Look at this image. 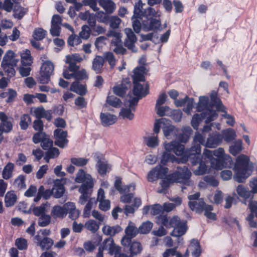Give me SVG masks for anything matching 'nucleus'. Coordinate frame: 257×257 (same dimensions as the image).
Instances as JSON below:
<instances>
[{
  "label": "nucleus",
  "instance_id": "nucleus-31",
  "mask_svg": "<svg viewBox=\"0 0 257 257\" xmlns=\"http://www.w3.org/2000/svg\"><path fill=\"white\" fill-rule=\"evenodd\" d=\"M21 64L23 66H30L33 63V59L30 51L26 49L21 53Z\"/></svg>",
  "mask_w": 257,
  "mask_h": 257
},
{
  "label": "nucleus",
  "instance_id": "nucleus-59",
  "mask_svg": "<svg viewBox=\"0 0 257 257\" xmlns=\"http://www.w3.org/2000/svg\"><path fill=\"white\" fill-rule=\"evenodd\" d=\"M110 27L113 29H117L121 22V20L116 16H110L108 19Z\"/></svg>",
  "mask_w": 257,
  "mask_h": 257
},
{
  "label": "nucleus",
  "instance_id": "nucleus-6",
  "mask_svg": "<svg viewBox=\"0 0 257 257\" xmlns=\"http://www.w3.org/2000/svg\"><path fill=\"white\" fill-rule=\"evenodd\" d=\"M191 176V172L190 170L187 167L184 166L178 167L175 172L170 174V178L176 183L190 186L193 184V182L190 179Z\"/></svg>",
  "mask_w": 257,
  "mask_h": 257
},
{
  "label": "nucleus",
  "instance_id": "nucleus-47",
  "mask_svg": "<svg viewBox=\"0 0 257 257\" xmlns=\"http://www.w3.org/2000/svg\"><path fill=\"white\" fill-rule=\"evenodd\" d=\"M96 201L94 198H91L86 204L83 211V216L84 217H89L91 215V210L95 205Z\"/></svg>",
  "mask_w": 257,
  "mask_h": 257
},
{
  "label": "nucleus",
  "instance_id": "nucleus-52",
  "mask_svg": "<svg viewBox=\"0 0 257 257\" xmlns=\"http://www.w3.org/2000/svg\"><path fill=\"white\" fill-rule=\"evenodd\" d=\"M85 227L91 231L92 232H95L98 230L99 227V224L95 220L90 219L85 223Z\"/></svg>",
  "mask_w": 257,
  "mask_h": 257
},
{
  "label": "nucleus",
  "instance_id": "nucleus-8",
  "mask_svg": "<svg viewBox=\"0 0 257 257\" xmlns=\"http://www.w3.org/2000/svg\"><path fill=\"white\" fill-rule=\"evenodd\" d=\"M210 97L213 106L215 107L216 110L218 111L224 112V114H222V116L227 119L226 121V123L230 126H233L235 122L234 118L232 115L225 111V108L222 104L221 100L217 97L216 93L215 92H212L210 94Z\"/></svg>",
  "mask_w": 257,
  "mask_h": 257
},
{
  "label": "nucleus",
  "instance_id": "nucleus-11",
  "mask_svg": "<svg viewBox=\"0 0 257 257\" xmlns=\"http://www.w3.org/2000/svg\"><path fill=\"white\" fill-rule=\"evenodd\" d=\"M125 235L121 240V244L123 246L128 247L132 241V239L135 237L139 232V228L138 229L134 223L130 221L125 228Z\"/></svg>",
  "mask_w": 257,
  "mask_h": 257
},
{
  "label": "nucleus",
  "instance_id": "nucleus-55",
  "mask_svg": "<svg viewBox=\"0 0 257 257\" xmlns=\"http://www.w3.org/2000/svg\"><path fill=\"white\" fill-rule=\"evenodd\" d=\"M71 163L78 167H83L86 165L88 162V159L84 158H72L70 159Z\"/></svg>",
  "mask_w": 257,
  "mask_h": 257
},
{
  "label": "nucleus",
  "instance_id": "nucleus-23",
  "mask_svg": "<svg viewBox=\"0 0 257 257\" xmlns=\"http://www.w3.org/2000/svg\"><path fill=\"white\" fill-rule=\"evenodd\" d=\"M101 124L106 126L114 124L117 120V117L108 112H101L100 115Z\"/></svg>",
  "mask_w": 257,
  "mask_h": 257
},
{
  "label": "nucleus",
  "instance_id": "nucleus-28",
  "mask_svg": "<svg viewBox=\"0 0 257 257\" xmlns=\"http://www.w3.org/2000/svg\"><path fill=\"white\" fill-rule=\"evenodd\" d=\"M146 68L144 66L137 67L134 70V75L132 76L133 82H140L145 81L144 74Z\"/></svg>",
  "mask_w": 257,
  "mask_h": 257
},
{
  "label": "nucleus",
  "instance_id": "nucleus-36",
  "mask_svg": "<svg viewBox=\"0 0 257 257\" xmlns=\"http://www.w3.org/2000/svg\"><path fill=\"white\" fill-rule=\"evenodd\" d=\"M28 9L16 4L13 9V16L15 18L21 20L27 13Z\"/></svg>",
  "mask_w": 257,
  "mask_h": 257
},
{
  "label": "nucleus",
  "instance_id": "nucleus-46",
  "mask_svg": "<svg viewBox=\"0 0 257 257\" xmlns=\"http://www.w3.org/2000/svg\"><path fill=\"white\" fill-rule=\"evenodd\" d=\"M130 251L132 255H136L141 253L142 250V246L140 242L138 241H133L131 242Z\"/></svg>",
  "mask_w": 257,
  "mask_h": 257
},
{
  "label": "nucleus",
  "instance_id": "nucleus-54",
  "mask_svg": "<svg viewBox=\"0 0 257 257\" xmlns=\"http://www.w3.org/2000/svg\"><path fill=\"white\" fill-rule=\"evenodd\" d=\"M15 187L18 189H22L26 188L25 178L23 175H19L14 182Z\"/></svg>",
  "mask_w": 257,
  "mask_h": 257
},
{
  "label": "nucleus",
  "instance_id": "nucleus-39",
  "mask_svg": "<svg viewBox=\"0 0 257 257\" xmlns=\"http://www.w3.org/2000/svg\"><path fill=\"white\" fill-rule=\"evenodd\" d=\"M175 203H165L163 206V212H170L173 210L177 206L180 205L182 203V200L180 197H177L174 199H172Z\"/></svg>",
  "mask_w": 257,
  "mask_h": 257
},
{
  "label": "nucleus",
  "instance_id": "nucleus-19",
  "mask_svg": "<svg viewBox=\"0 0 257 257\" xmlns=\"http://www.w3.org/2000/svg\"><path fill=\"white\" fill-rule=\"evenodd\" d=\"M97 201L99 202V207L101 210L107 211L110 209V201L105 199L104 191L102 188L98 191Z\"/></svg>",
  "mask_w": 257,
  "mask_h": 257
},
{
  "label": "nucleus",
  "instance_id": "nucleus-38",
  "mask_svg": "<svg viewBox=\"0 0 257 257\" xmlns=\"http://www.w3.org/2000/svg\"><path fill=\"white\" fill-rule=\"evenodd\" d=\"M70 90L81 95H84L87 92L85 86L80 84L78 82L72 83L70 87Z\"/></svg>",
  "mask_w": 257,
  "mask_h": 257
},
{
  "label": "nucleus",
  "instance_id": "nucleus-42",
  "mask_svg": "<svg viewBox=\"0 0 257 257\" xmlns=\"http://www.w3.org/2000/svg\"><path fill=\"white\" fill-rule=\"evenodd\" d=\"M192 254L195 257H198L201 253V249L198 240L192 239L189 246Z\"/></svg>",
  "mask_w": 257,
  "mask_h": 257
},
{
  "label": "nucleus",
  "instance_id": "nucleus-10",
  "mask_svg": "<svg viewBox=\"0 0 257 257\" xmlns=\"http://www.w3.org/2000/svg\"><path fill=\"white\" fill-rule=\"evenodd\" d=\"M54 69V64L50 61L43 62L41 67L40 76L38 81L42 84H47L50 80V76L53 74Z\"/></svg>",
  "mask_w": 257,
  "mask_h": 257
},
{
  "label": "nucleus",
  "instance_id": "nucleus-43",
  "mask_svg": "<svg viewBox=\"0 0 257 257\" xmlns=\"http://www.w3.org/2000/svg\"><path fill=\"white\" fill-rule=\"evenodd\" d=\"M14 165L12 163H9L4 167L3 171V177L5 179H9L12 177Z\"/></svg>",
  "mask_w": 257,
  "mask_h": 257
},
{
  "label": "nucleus",
  "instance_id": "nucleus-45",
  "mask_svg": "<svg viewBox=\"0 0 257 257\" xmlns=\"http://www.w3.org/2000/svg\"><path fill=\"white\" fill-rule=\"evenodd\" d=\"M96 166L99 173L101 175L105 174L110 169V166L106 161H98Z\"/></svg>",
  "mask_w": 257,
  "mask_h": 257
},
{
  "label": "nucleus",
  "instance_id": "nucleus-2",
  "mask_svg": "<svg viewBox=\"0 0 257 257\" xmlns=\"http://www.w3.org/2000/svg\"><path fill=\"white\" fill-rule=\"evenodd\" d=\"M212 107L211 100H210V102H209L208 97L205 96L199 97V101L196 106L197 111H204L200 114H195L193 116L191 125L193 128L197 130L200 122L204 119H205V122L207 123L217 118L218 114L215 111L211 109Z\"/></svg>",
  "mask_w": 257,
  "mask_h": 257
},
{
  "label": "nucleus",
  "instance_id": "nucleus-15",
  "mask_svg": "<svg viewBox=\"0 0 257 257\" xmlns=\"http://www.w3.org/2000/svg\"><path fill=\"white\" fill-rule=\"evenodd\" d=\"M55 139V144L60 148H64L68 143L67 139V132L60 128H57L54 132Z\"/></svg>",
  "mask_w": 257,
  "mask_h": 257
},
{
  "label": "nucleus",
  "instance_id": "nucleus-64",
  "mask_svg": "<svg viewBox=\"0 0 257 257\" xmlns=\"http://www.w3.org/2000/svg\"><path fill=\"white\" fill-rule=\"evenodd\" d=\"M119 114L124 119L127 118L129 120H132L134 117V114L132 112V111L130 108L121 109Z\"/></svg>",
  "mask_w": 257,
  "mask_h": 257
},
{
  "label": "nucleus",
  "instance_id": "nucleus-3",
  "mask_svg": "<svg viewBox=\"0 0 257 257\" xmlns=\"http://www.w3.org/2000/svg\"><path fill=\"white\" fill-rule=\"evenodd\" d=\"M203 155L210 161L211 167L216 170L231 168L233 164L231 158L225 153L222 148H219L214 151L205 149Z\"/></svg>",
  "mask_w": 257,
  "mask_h": 257
},
{
  "label": "nucleus",
  "instance_id": "nucleus-53",
  "mask_svg": "<svg viewBox=\"0 0 257 257\" xmlns=\"http://www.w3.org/2000/svg\"><path fill=\"white\" fill-rule=\"evenodd\" d=\"M2 67L7 74L8 76L10 78L14 77L16 74V70L15 69V67L17 65H6V64H1Z\"/></svg>",
  "mask_w": 257,
  "mask_h": 257
},
{
  "label": "nucleus",
  "instance_id": "nucleus-57",
  "mask_svg": "<svg viewBox=\"0 0 257 257\" xmlns=\"http://www.w3.org/2000/svg\"><path fill=\"white\" fill-rule=\"evenodd\" d=\"M31 122V118L29 115L24 114L21 118L20 125L22 130H26Z\"/></svg>",
  "mask_w": 257,
  "mask_h": 257
},
{
  "label": "nucleus",
  "instance_id": "nucleus-63",
  "mask_svg": "<svg viewBox=\"0 0 257 257\" xmlns=\"http://www.w3.org/2000/svg\"><path fill=\"white\" fill-rule=\"evenodd\" d=\"M194 103V99L188 97V98L187 99L186 102H185V107L183 108V111L188 114H190L191 110L193 107Z\"/></svg>",
  "mask_w": 257,
  "mask_h": 257
},
{
  "label": "nucleus",
  "instance_id": "nucleus-12",
  "mask_svg": "<svg viewBox=\"0 0 257 257\" xmlns=\"http://www.w3.org/2000/svg\"><path fill=\"white\" fill-rule=\"evenodd\" d=\"M124 32L126 36L124 40V44L128 49L131 50L133 52H137V48L135 44L137 41V38L131 28H125L124 29Z\"/></svg>",
  "mask_w": 257,
  "mask_h": 257
},
{
  "label": "nucleus",
  "instance_id": "nucleus-44",
  "mask_svg": "<svg viewBox=\"0 0 257 257\" xmlns=\"http://www.w3.org/2000/svg\"><path fill=\"white\" fill-rule=\"evenodd\" d=\"M104 61H107L110 68H113L116 64V60L113 55L111 52H107L103 53V57Z\"/></svg>",
  "mask_w": 257,
  "mask_h": 257
},
{
  "label": "nucleus",
  "instance_id": "nucleus-30",
  "mask_svg": "<svg viewBox=\"0 0 257 257\" xmlns=\"http://www.w3.org/2000/svg\"><path fill=\"white\" fill-rule=\"evenodd\" d=\"M98 3L108 14H112L115 10V4L111 0H99Z\"/></svg>",
  "mask_w": 257,
  "mask_h": 257
},
{
  "label": "nucleus",
  "instance_id": "nucleus-32",
  "mask_svg": "<svg viewBox=\"0 0 257 257\" xmlns=\"http://www.w3.org/2000/svg\"><path fill=\"white\" fill-rule=\"evenodd\" d=\"M121 183V181L119 179L116 180L114 183L115 188L121 194L128 193L129 192L133 191L135 189V185L134 184H131L128 186H124L122 187Z\"/></svg>",
  "mask_w": 257,
  "mask_h": 257
},
{
  "label": "nucleus",
  "instance_id": "nucleus-34",
  "mask_svg": "<svg viewBox=\"0 0 257 257\" xmlns=\"http://www.w3.org/2000/svg\"><path fill=\"white\" fill-rule=\"evenodd\" d=\"M242 144L243 143L241 140H236L229 147V153L233 156H236L242 150Z\"/></svg>",
  "mask_w": 257,
  "mask_h": 257
},
{
  "label": "nucleus",
  "instance_id": "nucleus-9",
  "mask_svg": "<svg viewBox=\"0 0 257 257\" xmlns=\"http://www.w3.org/2000/svg\"><path fill=\"white\" fill-rule=\"evenodd\" d=\"M169 225L170 227H174V229L171 233L172 236H181L186 233L187 230L186 222L184 220H181L177 216L173 217L170 220Z\"/></svg>",
  "mask_w": 257,
  "mask_h": 257
},
{
  "label": "nucleus",
  "instance_id": "nucleus-18",
  "mask_svg": "<svg viewBox=\"0 0 257 257\" xmlns=\"http://www.w3.org/2000/svg\"><path fill=\"white\" fill-rule=\"evenodd\" d=\"M222 141V136L218 133H213L210 134L205 143V147L214 148L219 145Z\"/></svg>",
  "mask_w": 257,
  "mask_h": 257
},
{
  "label": "nucleus",
  "instance_id": "nucleus-16",
  "mask_svg": "<svg viewBox=\"0 0 257 257\" xmlns=\"http://www.w3.org/2000/svg\"><path fill=\"white\" fill-rule=\"evenodd\" d=\"M199 155H192L190 158H192V163L193 165L199 164V166L193 172L196 175H202L206 173L207 171V167L205 163L201 160ZM187 158H189L187 156Z\"/></svg>",
  "mask_w": 257,
  "mask_h": 257
},
{
  "label": "nucleus",
  "instance_id": "nucleus-26",
  "mask_svg": "<svg viewBox=\"0 0 257 257\" xmlns=\"http://www.w3.org/2000/svg\"><path fill=\"white\" fill-rule=\"evenodd\" d=\"M37 245L40 246L43 250L49 249L53 244V240L48 237H44L43 238L39 235L35 236Z\"/></svg>",
  "mask_w": 257,
  "mask_h": 257
},
{
  "label": "nucleus",
  "instance_id": "nucleus-50",
  "mask_svg": "<svg viewBox=\"0 0 257 257\" xmlns=\"http://www.w3.org/2000/svg\"><path fill=\"white\" fill-rule=\"evenodd\" d=\"M175 181H172L170 178V175H168L166 178H164L160 184L162 187V189L158 190L157 192L159 193H166L167 188L170 186L172 183H175Z\"/></svg>",
  "mask_w": 257,
  "mask_h": 257
},
{
  "label": "nucleus",
  "instance_id": "nucleus-25",
  "mask_svg": "<svg viewBox=\"0 0 257 257\" xmlns=\"http://www.w3.org/2000/svg\"><path fill=\"white\" fill-rule=\"evenodd\" d=\"M152 17H151L152 18ZM149 17L147 19V21H143V29L145 31H148L153 30L159 29L161 26V22L159 20L156 19H151Z\"/></svg>",
  "mask_w": 257,
  "mask_h": 257
},
{
  "label": "nucleus",
  "instance_id": "nucleus-17",
  "mask_svg": "<svg viewBox=\"0 0 257 257\" xmlns=\"http://www.w3.org/2000/svg\"><path fill=\"white\" fill-rule=\"evenodd\" d=\"M66 179L62 178L55 181L54 187L52 189V194L56 198L61 197L65 193L64 184L66 182Z\"/></svg>",
  "mask_w": 257,
  "mask_h": 257
},
{
  "label": "nucleus",
  "instance_id": "nucleus-5",
  "mask_svg": "<svg viewBox=\"0 0 257 257\" xmlns=\"http://www.w3.org/2000/svg\"><path fill=\"white\" fill-rule=\"evenodd\" d=\"M75 181L77 183H82V185L79 189V191L81 194L79 198V202L81 204H84L92 191L93 187V181L91 176L88 174L80 169L76 174Z\"/></svg>",
  "mask_w": 257,
  "mask_h": 257
},
{
  "label": "nucleus",
  "instance_id": "nucleus-22",
  "mask_svg": "<svg viewBox=\"0 0 257 257\" xmlns=\"http://www.w3.org/2000/svg\"><path fill=\"white\" fill-rule=\"evenodd\" d=\"M19 62V60L16 58V54L13 51L9 50L5 54L2 64L17 65Z\"/></svg>",
  "mask_w": 257,
  "mask_h": 257
},
{
  "label": "nucleus",
  "instance_id": "nucleus-56",
  "mask_svg": "<svg viewBox=\"0 0 257 257\" xmlns=\"http://www.w3.org/2000/svg\"><path fill=\"white\" fill-rule=\"evenodd\" d=\"M108 253L113 257H131L126 254L121 252V247L117 245Z\"/></svg>",
  "mask_w": 257,
  "mask_h": 257
},
{
  "label": "nucleus",
  "instance_id": "nucleus-13",
  "mask_svg": "<svg viewBox=\"0 0 257 257\" xmlns=\"http://www.w3.org/2000/svg\"><path fill=\"white\" fill-rule=\"evenodd\" d=\"M168 172L167 168L158 165L149 172L147 177L148 180L149 182H154L159 178H162Z\"/></svg>",
  "mask_w": 257,
  "mask_h": 257
},
{
  "label": "nucleus",
  "instance_id": "nucleus-1",
  "mask_svg": "<svg viewBox=\"0 0 257 257\" xmlns=\"http://www.w3.org/2000/svg\"><path fill=\"white\" fill-rule=\"evenodd\" d=\"M194 145L190 149L185 152V148L175 141L169 143L164 142V147L165 150L162 155V162L171 161V162H179V160L176 158L171 152H173L177 156H182L184 153L185 156L191 157L192 155H199L201 152L200 145L205 146L206 141L204 137L200 134H196L193 139Z\"/></svg>",
  "mask_w": 257,
  "mask_h": 257
},
{
  "label": "nucleus",
  "instance_id": "nucleus-51",
  "mask_svg": "<svg viewBox=\"0 0 257 257\" xmlns=\"http://www.w3.org/2000/svg\"><path fill=\"white\" fill-rule=\"evenodd\" d=\"M51 220V216L45 213L39 217L38 220V224L41 227H45L50 223Z\"/></svg>",
  "mask_w": 257,
  "mask_h": 257
},
{
  "label": "nucleus",
  "instance_id": "nucleus-14",
  "mask_svg": "<svg viewBox=\"0 0 257 257\" xmlns=\"http://www.w3.org/2000/svg\"><path fill=\"white\" fill-rule=\"evenodd\" d=\"M131 82L128 78L123 79L120 84H117L113 87V93L117 96L123 97L126 90L131 87Z\"/></svg>",
  "mask_w": 257,
  "mask_h": 257
},
{
  "label": "nucleus",
  "instance_id": "nucleus-4",
  "mask_svg": "<svg viewBox=\"0 0 257 257\" xmlns=\"http://www.w3.org/2000/svg\"><path fill=\"white\" fill-rule=\"evenodd\" d=\"M249 163V159L245 155H240L236 158L233 168V178L236 181L242 182L251 175L252 166Z\"/></svg>",
  "mask_w": 257,
  "mask_h": 257
},
{
  "label": "nucleus",
  "instance_id": "nucleus-60",
  "mask_svg": "<svg viewBox=\"0 0 257 257\" xmlns=\"http://www.w3.org/2000/svg\"><path fill=\"white\" fill-rule=\"evenodd\" d=\"M46 34V31L42 28H37L33 32V37L36 40H41L45 38Z\"/></svg>",
  "mask_w": 257,
  "mask_h": 257
},
{
  "label": "nucleus",
  "instance_id": "nucleus-7",
  "mask_svg": "<svg viewBox=\"0 0 257 257\" xmlns=\"http://www.w3.org/2000/svg\"><path fill=\"white\" fill-rule=\"evenodd\" d=\"M143 4L141 1H139L136 4L134 7V14L132 17V19L134 18L142 19L143 17L148 19L149 17H159L160 16V12H156L151 7H148L147 9H144Z\"/></svg>",
  "mask_w": 257,
  "mask_h": 257
},
{
  "label": "nucleus",
  "instance_id": "nucleus-24",
  "mask_svg": "<svg viewBox=\"0 0 257 257\" xmlns=\"http://www.w3.org/2000/svg\"><path fill=\"white\" fill-rule=\"evenodd\" d=\"M179 132L177 134L176 139L182 143H186L191 134V128L189 126H184L181 129L179 128Z\"/></svg>",
  "mask_w": 257,
  "mask_h": 257
},
{
  "label": "nucleus",
  "instance_id": "nucleus-20",
  "mask_svg": "<svg viewBox=\"0 0 257 257\" xmlns=\"http://www.w3.org/2000/svg\"><path fill=\"white\" fill-rule=\"evenodd\" d=\"M134 84L133 94L139 98L145 96L149 93L148 85L146 84L145 86L139 82H133Z\"/></svg>",
  "mask_w": 257,
  "mask_h": 257
},
{
  "label": "nucleus",
  "instance_id": "nucleus-27",
  "mask_svg": "<svg viewBox=\"0 0 257 257\" xmlns=\"http://www.w3.org/2000/svg\"><path fill=\"white\" fill-rule=\"evenodd\" d=\"M122 230V228L118 225L112 226L108 225H105L102 228L103 234L106 235L110 236L111 237L116 234L119 233Z\"/></svg>",
  "mask_w": 257,
  "mask_h": 257
},
{
  "label": "nucleus",
  "instance_id": "nucleus-62",
  "mask_svg": "<svg viewBox=\"0 0 257 257\" xmlns=\"http://www.w3.org/2000/svg\"><path fill=\"white\" fill-rule=\"evenodd\" d=\"M106 101L109 105L114 107H119L121 103V102L119 98L113 96H108Z\"/></svg>",
  "mask_w": 257,
  "mask_h": 257
},
{
  "label": "nucleus",
  "instance_id": "nucleus-35",
  "mask_svg": "<svg viewBox=\"0 0 257 257\" xmlns=\"http://www.w3.org/2000/svg\"><path fill=\"white\" fill-rule=\"evenodd\" d=\"M17 199V195L14 191L8 192L5 197L6 206L9 207L13 206L16 202Z\"/></svg>",
  "mask_w": 257,
  "mask_h": 257
},
{
  "label": "nucleus",
  "instance_id": "nucleus-33",
  "mask_svg": "<svg viewBox=\"0 0 257 257\" xmlns=\"http://www.w3.org/2000/svg\"><path fill=\"white\" fill-rule=\"evenodd\" d=\"M103 65V58L100 56L97 55L94 58L92 61V68L96 73H99L101 72Z\"/></svg>",
  "mask_w": 257,
  "mask_h": 257
},
{
  "label": "nucleus",
  "instance_id": "nucleus-48",
  "mask_svg": "<svg viewBox=\"0 0 257 257\" xmlns=\"http://www.w3.org/2000/svg\"><path fill=\"white\" fill-rule=\"evenodd\" d=\"M236 191L237 194L244 199L249 198L251 194L250 191L242 185H238Z\"/></svg>",
  "mask_w": 257,
  "mask_h": 257
},
{
  "label": "nucleus",
  "instance_id": "nucleus-58",
  "mask_svg": "<svg viewBox=\"0 0 257 257\" xmlns=\"http://www.w3.org/2000/svg\"><path fill=\"white\" fill-rule=\"evenodd\" d=\"M213 207L211 205H206L203 209L204 215L208 219L211 220H216V214L212 212Z\"/></svg>",
  "mask_w": 257,
  "mask_h": 257
},
{
  "label": "nucleus",
  "instance_id": "nucleus-29",
  "mask_svg": "<svg viewBox=\"0 0 257 257\" xmlns=\"http://www.w3.org/2000/svg\"><path fill=\"white\" fill-rule=\"evenodd\" d=\"M188 205L192 210L195 211L197 213H201L203 211L206 204L204 203L203 199H200L198 200H194L192 202H189Z\"/></svg>",
  "mask_w": 257,
  "mask_h": 257
},
{
  "label": "nucleus",
  "instance_id": "nucleus-41",
  "mask_svg": "<svg viewBox=\"0 0 257 257\" xmlns=\"http://www.w3.org/2000/svg\"><path fill=\"white\" fill-rule=\"evenodd\" d=\"M144 139L145 144L150 148H156L159 144V140L157 136H148L144 137Z\"/></svg>",
  "mask_w": 257,
  "mask_h": 257
},
{
  "label": "nucleus",
  "instance_id": "nucleus-61",
  "mask_svg": "<svg viewBox=\"0 0 257 257\" xmlns=\"http://www.w3.org/2000/svg\"><path fill=\"white\" fill-rule=\"evenodd\" d=\"M153 227V223L150 221H147L142 223L139 227V232L142 234L149 232Z\"/></svg>",
  "mask_w": 257,
  "mask_h": 257
},
{
  "label": "nucleus",
  "instance_id": "nucleus-21",
  "mask_svg": "<svg viewBox=\"0 0 257 257\" xmlns=\"http://www.w3.org/2000/svg\"><path fill=\"white\" fill-rule=\"evenodd\" d=\"M163 134L165 138L168 140L176 139L179 128L174 125H169L162 127Z\"/></svg>",
  "mask_w": 257,
  "mask_h": 257
},
{
  "label": "nucleus",
  "instance_id": "nucleus-40",
  "mask_svg": "<svg viewBox=\"0 0 257 257\" xmlns=\"http://www.w3.org/2000/svg\"><path fill=\"white\" fill-rule=\"evenodd\" d=\"M222 133V139L223 138L224 141L227 143L233 141L236 137V133L232 128H227L223 130Z\"/></svg>",
  "mask_w": 257,
  "mask_h": 257
},
{
  "label": "nucleus",
  "instance_id": "nucleus-37",
  "mask_svg": "<svg viewBox=\"0 0 257 257\" xmlns=\"http://www.w3.org/2000/svg\"><path fill=\"white\" fill-rule=\"evenodd\" d=\"M66 215V211L65 210L64 206L59 205L54 206L51 210V215L54 218L63 217Z\"/></svg>",
  "mask_w": 257,
  "mask_h": 257
},
{
  "label": "nucleus",
  "instance_id": "nucleus-49",
  "mask_svg": "<svg viewBox=\"0 0 257 257\" xmlns=\"http://www.w3.org/2000/svg\"><path fill=\"white\" fill-rule=\"evenodd\" d=\"M116 245L114 242L113 239L109 237L104 240L100 247H101L103 250H108V252H110Z\"/></svg>",
  "mask_w": 257,
  "mask_h": 257
}]
</instances>
